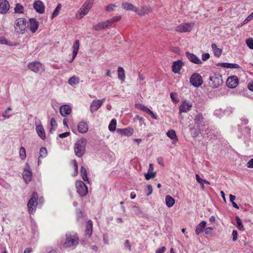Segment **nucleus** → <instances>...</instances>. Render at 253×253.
Instances as JSON below:
<instances>
[{
    "mask_svg": "<svg viewBox=\"0 0 253 253\" xmlns=\"http://www.w3.org/2000/svg\"><path fill=\"white\" fill-rule=\"evenodd\" d=\"M87 140L84 138L78 139L74 144V150L75 155L81 158L85 153Z\"/></svg>",
    "mask_w": 253,
    "mask_h": 253,
    "instance_id": "f257e3e1",
    "label": "nucleus"
},
{
    "mask_svg": "<svg viewBox=\"0 0 253 253\" xmlns=\"http://www.w3.org/2000/svg\"><path fill=\"white\" fill-rule=\"evenodd\" d=\"M66 240L63 243L64 248L76 246L79 243V237L76 233L68 232L66 234Z\"/></svg>",
    "mask_w": 253,
    "mask_h": 253,
    "instance_id": "f03ea898",
    "label": "nucleus"
},
{
    "mask_svg": "<svg viewBox=\"0 0 253 253\" xmlns=\"http://www.w3.org/2000/svg\"><path fill=\"white\" fill-rule=\"evenodd\" d=\"M94 1V0H86L78 12L77 18L81 19L85 16L92 7Z\"/></svg>",
    "mask_w": 253,
    "mask_h": 253,
    "instance_id": "7ed1b4c3",
    "label": "nucleus"
},
{
    "mask_svg": "<svg viewBox=\"0 0 253 253\" xmlns=\"http://www.w3.org/2000/svg\"><path fill=\"white\" fill-rule=\"evenodd\" d=\"M223 84L222 76L218 73H213L210 77L209 85L212 88H217Z\"/></svg>",
    "mask_w": 253,
    "mask_h": 253,
    "instance_id": "20e7f679",
    "label": "nucleus"
},
{
    "mask_svg": "<svg viewBox=\"0 0 253 253\" xmlns=\"http://www.w3.org/2000/svg\"><path fill=\"white\" fill-rule=\"evenodd\" d=\"M28 68L31 71L36 73L41 74L44 71V66L38 61L30 62L28 64Z\"/></svg>",
    "mask_w": 253,
    "mask_h": 253,
    "instance_id": "39448f33",
    "label": "nucleus"
},
{
    "mask_svg": "<svg viewBox=\"0 0 253 253\" xmlns=\"http://www.w3.org/2000/svg\"><path fill=\"white\" fill-rule=\"evenodd\" d=\"M38 199V195L37 193L34 192L32 195L31 199L29 201L27 206L29 210V211L30 213H32L35 211L37 205V201Z\"/></svg>",
    "mask_w": 253,
    "mask_h": 253,
    "instance_id": "423d86ee",
    "label": "nucleus"
},
{
    "mask_svg": "<svg viewBox=\"0 0 253 253\" xmlns=\"http://www.w3.org/2000/svg\"><path fill=\"white\" fill-rule=\"evenodd\" d=\"M76 187L78 193L81 197H84L88 192V188L86 185L81 180H77Z\"/></svg>",
    "mask_w": 253,
    "mask_h": 253,
    "instance_id": "0eeeda50",
    "label": "nucleus"
},
{
    "mask_svg": "<svg viewBox=\"0 0 253 253\" xmlns=\"http://www.w3.org/2000/svg\"><path fill=\"white\" fill-rule=\"evenodd\" d=\"M190 83L195 87H199L203 84L201 76L198 73H194L191 77Z\"/></svg>",
    "mask_w": 253,
    "mask_h": 253,
    "instance_id": "6e6552de",
    "label": "nucleus"
},
{
    "mask_svg": "<svg viewBox=\"0 0 253 253\" xmlns=\"http://www.w3.org/2000/svg\"><path fill=\"white\" fill-rule=\"evenodd\" d=\"M105 100V98L100 100H93L90 106V111L93 113L97 111L102 105Z\"/></svg>",
    "mask_w": 253,
    "mask_h": 253,
    "instance_id": "1a4fd4ad",
    "label": "nucleus"
},
{
    "mask_svg": "<svg viewBox=\"0 0 253 253\" xmlns=\"http://www.w3.org/2000/svg\"><path fill=\"white\" fill-rule=\"evenodd\" d=\"M194 24L192 23H186L182 24L179 26H177L175 28V30L179 32H190Z\"/></svg>",
    "mask_w": 253,
    "mask_h": 253,
    "instance_id": "9d476101",
    "label": "nucleus"
},
{
    "mask_svg": "<svg viewBox=\"0 0 253 253\" xmlns=\"http://www.w3.org/2000/svg\"><path fill=\"white\" fill-rule=\"evenodd\" d=\"M27 24V21L24 18H17V27H19L20 33H23V32L28 26ZM17 32H19V31L17 30Z\"/></svg>",
    "mask_w": 253,
    "mask_h": 253,
    "instance_id": "9b49d317",
    "label": "nucleus"
},
{
    "mask_svg": "<svg viewBox=\"0 0 253 253\" xmlns=\"http://www.w3.org/2000/svg\"><path fill=\"white\" fill-rule=\"evenodd\" d=\"M238 84V79L236 76H233L228 78L226 81L227 85L231 88H233L236 87Z\"/></svg>",
    "mask_w": 253,
    "mask_h": 253,
    "instance_id": "f8f14e48",
    "label": "nucleus"
},
{
    "mask_svg": "<svg viewBox=\"0 0 253 253\" xmlns=\"http://www.w3.org/2000/svg\"><path fill=\"white\" fill-rule=\"evenodd\" d=\"M192 107V103L187 102L186 101H184L179 106V112L180 113H187L191 110Z\"/></svg>",
    "mask_w": 253,
    "mask_h": 253,
    "instance_id": "ddd939ff",
    "label": "nucleus"
},
{
    "mask_svg": "<svg viewBox=\"0 0 253 253\" xmlns=\"http://www.w3.org/2000/svg\"><path fill=\"white\" fill-rule=\"evenodd\" d=\"M187 58L192 63L195 64H201L202 61L194 54L189 52L185 53Z\"/></svg>",
    "mask_w": 253,
    "mask_h": 253,
    "instance_id": "4468645a",
    "label": "nucleus"
},
{
    "mask_svg": "<svg viewBox=\"0 0 253 253\" xmlns=\"http://www.w3.org/2000/svg\"><path fill=\"white\" fill-rule=\"evenodd\" d=\"M22 175L26 183L31 181L32 176V173L27 164L26 165V167L23 172Z\"/></svg>",
    "mask_w": 253,
    "mask_h": 253,
    "instance_id": "2eb2a0df",
    "label": "nucleus"
},
{
    "mask_svg": "<svg viewBox=\"0 0 253 253\" xmlns=\"http://www.w3.org/2000/svg\"><path fill=\"white\" fill-rule=\"evenodd\" d=\"M195 124L196 125L197 127L200 129L201 126L205 125L204 121V118L201 113H198L195 117L194 119Z\"/></svg>",
    "mask_w": 253,
    "mask_h": 253,
    "instance_id": "dca6fc26",
    "label": "nucleus"
},
{
    "mask_svg": "<svg viewBox=\"0 0 253 253\" xmlns=\"http://www.w3.org/2000/svg\"><path fill=\"white\" fill-rule=\"evenodd\" d=\"M183 65V62L180 60L173 62L172 65V72L175 74L179 73V72Z\"/></svg>",
    "mask_w": 253,
    "mask_h": 253,
    "instance_id": "f3484780",
    "label": "nucleus"
},
{
    "mask_svg": "<svg viewBox=\"0 0 253 253\" xmlns=\"http://www.w3.org/2000/svg\"><path fill=\"white\" fill-rule=\"evenodd\" d=\"M33 6L37 12L43 13L44 12V6L41 1L38 0L35 1Z\"/></svg>",
    "mask_w": 253,
    "mask_h": 253,
    "instance_id": "a211bd4d",
    "label": "nucleus"
},
{
    "mask_svg": "<svg viewBox=\"0 0 253 253\" xmlns=\"http://www.w3.org/2000/svg\"><path fill=\"white\" fill-rule=\"evenodd\" d=\"M9 5L6 0H0V13H6L8 10Z\"/></svg>",
    "mask_w": 253,
    "mask_h": 253,
    "instance_id": "6ab92c4d",
    "label": "nucleus"
},
{
    "mask_svg": "<svg viewBox=\"0 0 253 253\" xmlns=\"http://www.w3.org/2000/svg\"><path fill=\"white\" fill-rule=\"evenodd\" d=\"M59 111L61 115L63 117H65L71 113V108L69 105H64L60 107Z\"/></svg>",
    "mask_w": 253,
    "mask_h": 253,
    "instance_id": "aec40b11",
    "label": "nucleus"
},
{
    "mask_svg": "<svg viewBox=\"0 0 253 253\" xmlns=\"http://www.w3.org/2000/svg\"><path fill=\"white\" fill-rule=\"evenodd\" d=\"M117 132L119 134H124L126 136H130L133 132V129L131 127H127L125 128H118Z\"/></svg>",
    "mask_w": 253,
    "mask_h": 253,
    "instance_id": "412c9836",
    "label": "nucleus"
},
{
    "mask_svg": "<svg viewBox=\"0 0 253 253\" xmlns=\"http://www.w3.org/2000/svg\"><path fill=\"white\" fill-rule=\"evenodd\" d=\"M29 22L30 30L33 33H34L37 30L39 27V22L35 18L30 19Z\"/></svg>",
    "mask_w": 253,
    "mask_h": 253,
    "instance_id": "4be33fe9",
    "label": "nucleus"
},
{
    "mask_svg": "<svg viewBox=\"0 0 253 253\" xmlns=\"http://www.w3.org/2000/svg\"><path fill=\"white\" fill-rule=\"evenodd\" d=\"M36 130L38 135L43 140L45 138V133L42 125L40 123V124H36Z\"/></svg>",
    "mask_w": 253,
    "mask_h": 253,
    "instance_id": "5701e85b",
    "label": "nucleus"
},
{
    "mask_svg": "<svg viewBox=\"0 0 253 253\" xmlns=\"http://www.w3.org/2000/svg\"><path fill=\"white\" fill-rule=\"evenodd\" d=\"M88 126L86 123L84 121L80 122L78 124V129L81 133H84L87 131Z\"/></svg>",
    "mask_w": 253,
    "mask_h": 253,
    "instance_id": "b1692460",
    "label": "nucleus"
},
{
    "mask_svg": "<svg viewBox=\"0 0 253 253\" xmlns=\"http://www.w3.org/2000/svg\"><path fill=\"white\" fill-rule=\"evenodd\" d=\"M122 7L127 10H131L135 12H137L138 8L134 6L133 4L128 3L126 2H124L122 4Z\"/></svg>",
    "mask_w": 253,
    "mask_h": 253,
    "instance_id": "393cba45",
    "label": "nucleus"
},
{
    "mask_svg": "<svg viewBox=\"0 0 253 253\" xmlns=\"http://www.w3.org/2000/svg\"><path fill=\"white\" fill-rule=\"evenodd\" d=\"M85 232V235L88 236V237H90L92 234V222L90 220H89L87 222Z\"/></svg>",
    "mask_w": 253,
    "mask_h": 253,
    "instance_id": "a878e982",
    "label": "nucleus"
},
{
    "mask_svg": "<svg viewBox=\"0 0 253 253\" xmlns=\"http://www.w3.org/2000/svg\"><path fill=\"white\" fill-rule=\"evenodd\" d=\"M206 223L205 221H202L197 225L195 230V232L197 235H199L203 231L204 228L206 227Z\"/></svg>",
    "mask_w": 253,
    "mask_h": 253,
    "instance_id": "bb28decb",
    "label": "nucleus"
},
{
    "mask_svg": "<svg viewBox=\"0 0 253 253\" xmlns=\"http://www.w3.org/2000/svg\"><path fill=\"white\" fill-rule=\"evenodd\" d=\"M166 204L168 207L171 208L175 204V200L171 196L167 195L166 196Z\"/></svg>",
    "mask_w": 253,
    "mask_h": 253,
    "instance_id": "cd10ccee",
    "label": "nucleus"
},
{
    "mask_svg": "<svg viewBox=\"0 0 253 253\" xmlns=\"http://www.w3.org/2000/svg\"><path fill=\"white\" fill-rule=\"evenodd\" d=\"M167 135L168 137L173 140V141L176 142L178 140V138L176 136L175 130L171 129L167 132Z\"/></svg>",
    "mask_w": 253,
    "mask_h": 253,
    "instance_id": "c85d7f7f",
    "label": "nucleus"
},
{
    "mask_svg": "<svg viewBox=\"0 0 253 253\" xmlns=\"http://www.w3.org/2000/svg\"><path fill=\"white\" fill-rule=\"evenodd\" d=\"M219 65L226 68L238 69L240 68V66L238 64L234 63H222L219 64Z\"/></svg>",
    "mask_w": 253,
    "mask_h": 253,
    "instance_id": "c756f323",
    "label": "nucleus"
},
{
    "mask_svg": "<svg viewBox=\"0 0 253 253\" xmlns=\"http://www.w3.org/2000/svg\"><path fill=\"white\" fill-rule=\"evenodd\" d=\"M211 47L214 52V55L217 57H219L221 54L222 49L218 48L216 44L215 43L211 44Z\"/></svg>",
    "mask_w": 253,
    "mask_h": 253,
    "instance_id": "7c9ffc66",
    "label": "nucleus"
},
{
    "mask_svg": "<svg viewBox=\"0 0 253 253\" xmlns=\"http://www.w3.org/2000/svg\"><path fill=\"white\" fill-rule=\"evenodd\" d=\"M68 82L70 85L74 86L79 83L80 79L75 76H73L68 80Z\"/></svg>",
    "mask_w": 253,
    "mask_h": 253,
    "instance_id": "2f4dec72",
    "label": "nucleus"
},
{
    "mask_svg": "<svg viewBox=\"0 0 253 253\" xmlns=\"http://www.w3.org/2000/svg\"><path fill=\"white\" fill-rule=\"evenodd\" d=\"M80 46V42L78 40H76L74 43L73 46V56L76 57L77 55L78 50Z\"/></svg>",
    "mask_w": 253,
    "mask_h": 253,
    "instance_id": "473e14b6",
    "label": "nucleus"
},
{
    "mask_svg": "<svg viewBox=\"0 0 253 253\" xmlns=\"http://www.w3.org/2000/svg\"><path fill=\"white\" fill-rule=\"evenodd\" d=\"M195 176H196V179L197 181L200 184V185L201 186V188L203 189L204 188V183L207 184H209V185L210 184V183L208 181L202 179L200 177L199 174H196Z\"/></svg>",
    "mask_w": 253,
    "mask_h": 253,
    "instance_id": "72a5a7b5",
    "label": "nucleus"
},
{
    "mask_svg": "<svg viewBox=\"0 0 253 253\" xmlns=\"http://www.w3.org/2000/svg\"><path fill=\"white\" fill-rule=\"evenodd\" d=\"M118 78L124 81L125 79V71L123 68L119 67L118 69Z\"/></svg>",
    "mask_w": 253,
    "mask_h": 253,
    "instance_id": "f704fd0d",
    "label": "nucleus"
},
{
    "mask_svg": "<svg viewBox=\"0 0 253 253\" xmlns=\"http://www.w3.org/2000/svg\"><path fill=\"white\" fill-rule=\"evenodd\" d=\"M117 125L116 120L114 119H112L109 125L108 128L110 131H114L116 130Z\"/></svg>",
    "mask_w": 253,
    "mask_h": 253,
    "instance_id": "c9c22d12",
    "label": "nucleus"
},
{
    "mask_svg": "<svg viewBox=\"0 0 253 253\" xmlns=\"http://www.w3.org/2000/svg\"><path fill=\"white\" fill-rule=\"evenodd\" d=\"M135 107L137 109H139V110L146 112L147 113L149 111V109L147 108L146 106H144V105H142L140 103H137L135 105Z\"/></svg>",
    "mask_w": 253,
    "mask_h": 253,
    "instance_id": "e433bc0d",
    "label": "nucleus"
},
{
    "mask_svg": "<svg viewBox=\"0 0 253 253\" xmlns=\"http://www.w3.org/2000/svg\"><path fill=\"white\" fill-rule=\"evenodd\" d=\"M149 8L148 7H142L140 9H138L136 12L137 14L140 16L144 15L149 11Z\"/></svg>",
    "mask_w": 253,
    "mask_h": 253,
    "instance_id": "4c0bfd02",
    "label": "nucleus"
},
{
    "mask_svg": "<svg viewBox=\"0 0 253 253\" xmlns=\"http://www.w3.org/2000/svg\"><path fill=\"white\" fill-rule=\"evenodd\" d=\"M50 125L51 126V127L50 129V132L52 133V132L55 130V129L56 128L57 124L56 123V122L54 118H51L50 121Z\"/></svg>",
    "mask_w": 253,
    "mask_h": 253,
    "instance_id": "58836bf2",
    "label": "nucleus"
},
{
    "mask_svg": "<svg viewBox=\"0 0 253 253\" xmlns=\"http://www.w3.org/2000/svg\"><path fill=\"white\" fill-rule=\"evenodd\" d=\"M47 152L46 149L45 147H42L40 149V156H39V159L41 157H42V158L45 157L47 155Z\"/></svg>",
    "mask_w": 253,
    "mask_h": 253,
    "instance_id": "ea45409f",
    "label": "nucleus"
},
{
    "mask_svg": "<svg viewBox=\"0 0 253 253\" xmlns=\"http://www.w3.org/2000/svg\"><path fill=\"white\" fill-rule=\"evenodd\" d=\"M19 156L20 157L22 160H24L26 158V150L25 148L23 147H21L20 149Z\"/></svg>",
    "mask_w": 253,
    "mask_h": 253,
    "instance_id": "a19ab883",
    "label": "nucleus"
},
{
    "mask_svg": "<svg viewBox=\"0 0 253 253\" xmlns=\"http://www.w3.org/2000/svg\"><path fill=\"white\" fill-rule=\"evenodd\" d=\"M235 218L238 229L242 230L243 228V225L241 219L239 217V216H236Z\"/></svg>",
    "mask_w": 253,
    "mask_h": 253,
    "instance_id": "79ce46f5",
    "label": "nucleus"
},
{
    "mask_svg": "<svg viewBox=\"0 0 253 253\" xmlns=\"http://www.w3.org/2000/svg\"><path fill=\"white\" fill-rule=\"evenodd\" d=\"M0 43L2 44H7L10 46L14 45L15 44L12 43L10 44L8 41L3 37H0Z\"/></svg>",
    "mask_w": 253,
    "mask_h": 253,
    "instance_id": "37998d69",
    "label": "nucleus"
},
{
    "mask_svg": "<svg viewBox=\"0 0 253 253\" xmlns=\"http://www.w3.org/2000/svg\"><path fill=\"white\" fill-rule=\"evenodd\" d=\"M61 9V5L60 4H59L57 7L55 8V9L54 10L52 14V17L53 18L54 17H56L59 14V12Z\"/></svg>",
    "mask_w": 253,
    "mask_h": 253,
    "instance_id": "c03bdc74",
    "label": "nucleus"
},
{
    "mask_svg": "<svg viewBox=\"0 0 253 253\" xmlns=\"http://www.w3.org/2000/svg\"><path fill=\"white\" fill-rule=\"evenodd\" d=\"M12 109L8 107L6 110H5L3 113L2 116L4 118H8L11 115V114L9 113V112L11 111Z\"/></svg>",
    "mask_w": 253,
    "mask_h": 253,
    "instance_id": "a18cd8bd",
    "label": "nucleus"
},
{
    "mask_svg": "<svg viewBox=\"0 0 253 253\" xmlns=\"http://www.w3.org/2000/svg\"><path fill=\"white\" fill-rule=\"evenodd\" d=\"M156 174V172L147 173L145 174V177L146 179L149 180L150 179L155 177Z\"/></svg>",
    "mask_w": 253,
    "mask_h": 253,
    "instance_id": "49530a36",
    "label": "nucleus"
},
{
    "mask_svg": "<svg viewBox=\"0 0 253 253\" xmlns=\"http://www.w3.org/2000/svg\"><path fill=\"white\" fill-rule=\"evenodd\" d=\"M253 19V12L251 14H250L245 19V20L243 21V22L242 23V26L245 24H247V23H248L249 22H250V21H251L252 19Z\"/></svg>",
    "mask_w": 253,
    "mask_h": 253,
    "instance_id": "de8ad7c7",
    "label": "nucleus"
},
{
    "mask_svg": "<svg viewBox=\"0 0 253 253\" xmlns=\"http://www.w3.org/2000/svg\"><path fill=\"white\" fill-rule=\"evenodd\" d=\"M246 44L248 46L252 49H253V39L250 38L246 40Z\"/></svg>",
    "mask_w": 253,
    "mask_h": 253,
    "instance_id": "09e8293b",
    "label": "nucleus"
},
{
    "mask_svg": "<svg viewBox=\"0 0 253 253\" xmlns=\"http://www.w3.org/2000/svg\"><path fill=\"white\" fill-rule=\"evenodd\" d=\"M116 7L117 6L114 4H110L105 7V9L106 11L110 12L113 11L114 8Z\"/></svg>",
    "mask_w": 253,
    "mask_h": 253,
    "instance_id": "8fccbe9b",
    "label": "nucleus"
},
{
    "mask_svg": "<svg viewBox=\"0 0 253 253\" xmlns=\"http://www.w3.org/2000/svg\"><path fill=\"white\" fill-rule=\"evenodd\" d=\"M153 191L152 186L151 185L147 186V189L145 190V192L147 196H150Z\"/></svg>",
    "mask_w": 253,
    "mask_h": 253,
    "instance_id": "3c124183",
    "label": "nucleus"
},
{
    "mask_svg": "<svg viewBox=\"0 0 253 253\" xmlns=\"http://www.w3.org/2000/svg\"><path fill=\"white\" fill-rule=\"evenodd\" d=\"M23 11H24L23 6L19 3H17V13H23Z\"/></svg>",
    "mask_w": 253,
    "mask_h": 253,
    "instance_id": "603ef678",
    "label": "nucleus"
},
{
    "mask_svg": "<svg viewBox=\"0 0 253 253\" xmlns=\"http://www.w3.org/2000/svg\"><path fill=\"white\" fill-rule=\"evenodd\" d=\"M102 25H103V28L105 29L112 25L111 21H110V20H107L105 22H102Z\"/></svg>",
    "mask_w": 253,
    "mask_h": 253,
    "instance_id": "864d4df0",
    "label": "nucleus"
},
{
    "mask_svg": "<svg viewBox=\"0 0 253 253\" xmlns=\"http://www.w3.org/2000/svg\"><path fill=\"white\" fill-rule=\"evenodd\" d=\"M170 97L173 102H177L179 101L176 94L173 92L170 93Z\"/></svg>",
    "mask_w": 253,
    "mask_h": 253,
    "instance_id": "5fc2aeb1",
    "label": "nucleus"
},
{
    "mask_svg": "<svg viewBox=\"0 0 253 253\" xmlns=\"http://www.w3.org/2000/svg\"><path fill=\"white\" fill-rule=\"evenodd\" d=\"M93 27L96 31H100L102 29H103L102 22L94 25Z\"/></svg>",
    "mask_w": 253,
    "mask_h": 253,
    "instance_id": "6e6d98bb",
    "label": "nucleus"
},
{
    "mask_svg": "<svg viewBox=\"0 0 253 253\" xmlns=\"http://www.w3.org/2000/svg\"><path fill=\"white\" fill-rule=\"evenodd\" d=\"M210 57V55L208 53H203L202 55V59L203 61H206Z\"/></svg>",
    "mask_w": 253,
    "mask_h": 253,
    "instance_id": "4d7b16f0",
    "label": "nucleus"
},
{
    "mask_svg": "<svg viewBox=\"0 0 253 253\" xmlns=\"http://www.w3.org/2000/svg\"><path fill=\"white\" fill-rule=\"evenodd\" d=\"M125 247L129 251L131 250V244L128 240H126L125 243Z\"/></svg>",
    "mask_w": 253,
    "mask_h": 253,
    "instance_id": "13d9d810",
    "label": "nucleus"
},
{
    "mask_svg": "<svg viewBox=\"0 0 253 253\" xmlns=\"http://www.w3.org/2000/svg\"><path fill=\"white\" fill-rule=\"evenodd\" d=\"M73 163L74 167V169H75V175H77V174L78 173V172L77 163L75 160H74L73 161Z\"/></svg>",
    "mask_w": 253,
    "mask_h": 253,
    "instance_id": "bf43d9fd",
    "label": "nucleus"
},
{
    "mask_svg": "<svg viewBox=\"0 0 253 253\" xmlns=\"http://www.w3.org/2000/svg\"><path fill=\"white\" fill-rule=\"evenodd\" d=\"M233 241H236L237 239L238 233L235 230H234L232 232Z\"/></svg>",
    "mask_w": 253,
    "mask_h": 253,
    "instance_id": "052dcab7",
    "label": "nucleus"
},
{
    "mask_svg": "<svg viewBox=\"0 0 253 253\" xmlns=\"http://www.w3.org/2000/svg\"><path fill=\"white\" fill-rule=\"evenodd\" d=\"M213 228L211 227H207L205 230V233L206 234L208 235L212 233Z\"/></svg>",
    "mask_w": 253,
    "mask_h": 253,
    "instance_id": "680f3d73",
    "label": "nucleus"
},
{
    "mask_svg": "<svg viewBox=\"0 0 253 253\" xmlns=\"http://www.w3.org/2000/svg\"><path fill=\"white\" fill-rule=\"evenodd\" d=\"M121 19V16H118L114 17L112 19H110V21H111V23L112 24L114 22L118 21Z\"/></svg>",
    "mask_w": 253,
    "mask_h": 253,
    "instance_id": "e2e57ef3",
    "label": "nucleus"
},
{
    "mask_svg": "<svg viewBox=\"0 0 253 253\" xmlns=\"http://www.w3.org/2000/svg\"><path fill=\"white\" fill-rule=\"evenodd\" d=\"M70 135L69 132H66L59 134V137L60 138H65L68 136Z\"/></svg>",
    "mask_w": 253,
    "mask_h": 253,
    "instance_id": "0e129e2a",
    "label": "nucleus"
},
{
    "mask_svg": "<svg viewBox=\"0 0 253 253\" xmlns=\"http://www.w3.org/2000/svg\"><path fill=\"white\" fill-rule=\"evenodd\" d=\"M166 250V248L165 247H162L156 251V253H164Z\"/></svg>",
    "mask_w": 253,
    "mask_h": 253,
    "instance_id": "69168bd1",
    "label": "nucleus"
},
{
    "mask_svg": "<svg viewBox=\"0 0 253 253\" xmlns=\"http://www.w3.org/2000/svg\"><path fill=\"white\" fill-rule=\"evenodd\" d=\"M147 113L150 114L153 119H157V116L150 110H149V111Z\"/></svg>",
    "mask_w": 253,
    "mask_h": 253,
    "instance_id": "338daca9",
    "label": "nucleus"
},
{
    "mask_svg": "<svg viewBox=\"0 0 253 253\" xmlns=\"http://www.w3.org/2000/svg\"><path fill=\"white\" fill-rule=\"evenodd\" d=\"M247 167L248 168H253V159H252L248 162Z\"/></svg>",
    "mask_w": 253,
    "mask_h": 253,
    "instance_id": "774afa93",
    "label": "nucleus"
}]
</instances>
